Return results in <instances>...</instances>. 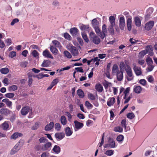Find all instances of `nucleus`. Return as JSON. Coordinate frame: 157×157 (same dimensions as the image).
I'll return each mask as SVG.
<instances>
[{
    "instance_id": "nucleus-49",
    "label": "nucleus",
    "mask_w": 157,
    "mask_h": 157,
    "mask_svg": "<svg viewBox=\"0 0 157 157\" xmlns=\"http://www.w3.org/2000/svg\"><path fill=\"white\" fill-rule=\"evenodd\" d=\"M18 87L16 85H12L10 86L9 89L8 90L9 91H15L17 90Z\"/></svg>"
},
{
    "instance_id": "nucleus-40",
    "label": "nucleus",
    "mask_w": 157,
    "mask_h": 157,
    "mask_svg": "<svg viewBox=\"0 0 157 157\" xmlns=\"http://www.w3.org/2000/svg\"><path fill=\"white\" fill-rule=\"evenodd\" d=\"M50 50L52 53L55 55H56L58 52V50L56 48L52 46H51Z\"/></svg>"
},
{
    "instance_id": "nucleus-29",
    "label": "nucleus",
    "mask_w": 157,
    "mask_h": 157,
    "mask_svg": "<svg viewBox=\"0 0 157 157\" xmlns=\"http://www.w3.org/2000/svg\"><path fill=\"white\" fill-rule=\"evenodd\" d=\"M51 63V62L49 60H44L41 66L43 67H48Z\"/></svg>"
},
{
    "instance_id": "nucleus-35",
    "label": "nucleus",
    "mask_w": 157,
    "mask_h": 157,
    "mask_svg": "<svg viewBox=\"0 0 157 157\" xmlns=\"http://www.w3.org/2000/svg\"><path fill=\"white\" fill-rule=\"evenodd\" d=\"M109 21L110 23V25H115V17L113 16H111L109 17Z\"/></svg>"
},
{
    "instance_id": "nucleus-16",
    "label": "nucleus",
    "mask_w": 157,
    "mask_h": 157,
    "mask_svg": "<svg viewBox=\"0 0 157 157\" xmlns=\"http://www.w3.org/2000/svg\"><path fill=\"white\" fill-rule=\"evenodd\" d=\"M79 31L76 27H74L70 29V32L71 34L73 36H76L78 34Z\"/></svg>"
},
{
    "instance_id": "nucleus-21",
    "label": "nucleus",
    "mask_w": 157,
    "mask_h": 157,
    "mask_svg": "<svg viewBox=\"0 0 157 157\" xmlns=\"http://www.w3.org/2000/svg\"><path fill=\"white\" fill-rule=\"evenodd\" d=\"M134 21L136 26L139 27L141 26V21L139 17H134Z\"/></svg>"
},
{
    "instance_id": "nucleus-58",
    "label": "nucleus",
    "mask_w": 157,
    "mask_h": 157,
    "mask_svg": "<svg viewBox=\"0 0 157 157\" xmlns=\"http://www.w3.org/2000/svg\"><path fill=\"white\" fill-rule=\"evenodd\" d=\"M65 113L66 115L67 116L68 121H71L72 118L71 115L68 112H66Z\"/></svg>"
},
{
    "instance_id": "nucleus-55",
    "label": "nucleus",
    "mask_w": 157,
    "mask_h": 157,
    "mask_svg": "<svg viewBox=\"0 0 157 157\" xmlns=\"http://www.w3.org/2000/svg\"><path fill=\"white\" fill-rule=\"evenodd\" d=\"M5 96L6 97L9 98H12L14 96V94L13 93H9L5 94Z\"/></svg>"
},
{
    "instance_id": "nucleus-15",
    "label": "nucleus",
    "mask_w": 157,
    "mask_h": 157,
    "mask_svg": "<svg viewBox=\"0 0 157 157\" xmlns=\"http://www.w3.org/2000/svg\"><path fill=\"white\" fill-rule=\"evenodd\" d=\"M54 126V123L53 122H51L46 125L44 129L46 131H50L53 128Z\"/></svg>"
},
{
    "instance_id": "nucleus-25",
    "label": "nucleus",
    "mask_w": 157,
    "mask_h": 157,
    "mask_svg": "<svg viewBox=\"0 0 157 157\" xmlns=\"http://www.w3.org/2000/svg\"><path fill=\"white\" fill-rule=\"evenodd\" d=\"M22 136V134L21 133L17 132H15L12 135L11 139L15 140L18 137Z\"/></svg>"
},
{
    "instance_id": "nucleus-57",
    "label": "nucleus",
    "mask_w": 157,
    "mask_h": 157,
    "mask_svg": "<svg viewBox=\"0 0 157 157\" xmlns=\"http://www.w3.org/2000/svg\"><path fill=\"white\" fill-rule=\"evenodd\" d=\"M93 28L94 29L95 32L98 35L99 34L100 35L101 34V30L98 26H97L95 27H94Z\"/></svg>"
},
{
    "instance_id": "nucleus-6",
    "label": "nucleus",
    "mask_w": 157,
    "mask_h": 157,
    "mask_svg": "<svg viewBox=\"0 0 157 157\" xmlns=\"http://www.w3.org/2000/svg\"><path fill=\"white\" fill-rule=\"evenodd\" d=\"M130 90V88L129 87H128L127 88L125 91L124 92V99H125V100L124 102V104H126L128 102V101H130L131 98H132V97L130 96H129L128 98H127V96L128 95L129 91Z\"/></svg>"
},
{
    "instance_id": "nucleus-38",
    "label": "nucleus",
    "mask_w": 157,
    "mask_h": 157,
    "mask_svg": "<svg viewBox=\"0 0 157 157\" xmlns=\"http://www.w3.org/2000/svg\"><path fill=\"white\" fill-rule=\"evenodd\" d=\"M126 65H125L124 63L123 62H121L119 65V67L120 71H123L124 69H125L126 68Z\"/></svg>"
},
{
    "instance_id": "nucleus-44",
    "label": "nucleus",
    "mask_w": 157,
    "mask_h": 157,
    "mask_svg": "<svg viewBox=\"0 0 157 157\" xmlns=\"http://www.w3.org/2000/svg\"><path fill=\"white\" fill-rule=\"evenodd\" d=\"M9 124L7 122H5L2 125V127L3 129L6 130L9 128Z\"/></svg>"
},
{
    "instance_id": "nucleus-59",
    "label": "nucleus",
    "mask_w": 157,
    "mask_h": 157,
    "mask_svg": "<svg viewBox=\"0 0 157 157\" xmlns=\"http://www.w3.org/2000/svg\"><path fill=\"white\" fill-rule=\"evenodd\" d=\"M89 98L91 100H94L95 99L94 96L92 93H89L88 94Z\"/></svg>"
},
{
    "instance_id": "nucleus-20",
    "label": "nucleus",
    "mask_w": 157,
    "mask_h": 157,
    "mask_svg": "<svg viewBox=\"0 0 157 157\" xmlns=\"http://www.w3.org/2000/svg\"><path fill=\"white\" fill-rule=\"evenodd\" d=\"M115 102V99L114 97L109 98L107 101V105L109 107L113 105Z\"/></svg>"
},
{
    "instance_id": "nucleus-47",
    "label": "nucleus",
    "mask_w": 157,
    "mask_h": 157,
    "mask_svg": "<svg viewBox=\"0 0 157 157\" xmlns=\"http://www.w3.org/2000/svg\"><path fill=\"white\" fill-rule=\"evenodd\" d=\"M114 26L112 25L111 26V25H110L108 29V31L112 35H113L114 33V30L113 29Z\"/></svg>"
},
{
    "instance_id": "nucleus-36",
    "label": "nucleus",
    "mask_w": 157,
    "mask_h": 157,
    "mask_svg": "<svg viewBox=\"0 0 157 157\" xmlns=\"http://www.w3.org/2000/svg\"><path fill=\"white\" fill-rule=\"evenodd\" d=\"M99 24V22L96 18L94 19L92 21V26L93 28L98 26Z\"/></svg>"
},
{
    "instance_id": "nucleus-45",
    "label": "nucleus",
    "mask_w": 157,
    "mask_h": 157,
    "mask_svg": "<svg viewBox=\"0 0 157 157\" xmlns=\"http://www.w3.org/2000/svg\"><path fill=\"white\" fill-rule=\"evenodd\" d=\"M123 130V128L120 126H117L114 128L113 131L115 132H121Z\"/></svg>"
},
{
    "instance_id": "nucleus-23",
    "label": "nucleus",
    "mask_w": 157,
    "mask_h": 157,
    "mask_svg": "<svg viewBox=\"0 0 157 157\" xmlns=\"http://www.w3.org/2000/svg\"><path fill=\"white\" fill-rule=\"evenodd\" d=\"M74 123L75 128L77 129H81L83 126V124L82 123L79 122L77 121H75Z\"/></svg>"
},
{
    "instance_id": "nucleus-37",
    "label": "nucleus",
    "mask_w": 157,
    "mask_h": 157,
    "mask_svg": "<svg viewBox=\"0 0 157 157\" xmlns=\"http://www.w3.org/2000/svg\"><path fill=\"white\" fill-rule=\"evenodd\" d=\"M60 122L63 125H65L67 124V120L65 117L64 116H62L60 117Z\"/></svg>"
},
{
    "instance_id": "nucleus-11",
    "label": "nucleus",
    "mask_w": 157,
    "mask_h": 157,
    "mask_svg": "<svg viewBox=\"0 0 157 157\" xmlns=\"http://www.w3.org/2000/svg\"><path fill=\"white\" fill-rule=\"evenodd\" d=\"M55 136L58 140H60L65 137V134L62 132L56 133L55 134Z\"/></svg>"
},
{
    "instance_id": "nucleus-54",
    "label": "nucleus",
    "mask_w": 157,
    "mask_h": 157,
    "mask_svg": "<svg viewBox=\"0 0 157 157\" xmlns=\"http://www.w3.org/2000/svg\"><path fill=\"white\" fill-rule=\"evenodd\" d=\"M55 128L56 130L59 131L61 128V125L59 123H56L55 124Z\"/></svg>"
},
{
    "instance_id": "nucleus-62",
    "label": "nucleus",
    "mask_w": 157,
    "mask_h": 157,
    "mask_svg": "<svg viewBox=\"0 0 157 157\" xmlns=\"http://www.w3.org/2000/svg\"><path fill=\"white\" fill-rule=\"evenodd\" d=\"M121 124L122 126L124 127L125 129H126V120L125 119L122 120L121 122Z\"/></svg>"
},
{
    "instance_id": "nucleus-61",
    "label": "nucleus",
    "mask_w": 157,
    "mask_h": 157,
    "mask_svg": "<svg viewBox=\"0 0 157 157\" xmlns=\"http://www.w3.org/2000/svg\"><path fill=\"white\" fill-rule=\"evenodd\" d=\"M28 63L27 61H26L22 62H21L20 64V65L21 67L24 68V67H26L27 66Z\"/></svg>"
},
{
    "instance_id": "nucleus-28",
    "label": "nucleus",
    "mask_w": 157,
    "mask_h": 157,
    "mask_svg": "<svg viewBox=\"0 0 157 157\" xmlns=\"http://www.w3.org/2000/svg\"><path fill=\"white\" fill-rule=\"evenodd\" d=\"M80 28L82 30H85L89 32V31L91 28L89 27V25H85L82 24L80 26Z\"/></svg>"
},
{
    "instance_id": "nucleus-41",
    "label": "nucleus",
    "mask_w": 157,
    "mask_h": 157,
    "mask_svg": "<svg viewBox=\"0 0 157 157\" xmlns=\"http://www.w3.org/2000/svg\"><path fill=\"white\" fill-rule=\"evenodd\" d=\"M81 34L82 38L84 40L86 43H88L89 41V40L88 38L87 35L86 34V33L84 32H82Z\"/></svg>"
},
{
    "instance_id": "nucleus-39",
    "label": "nucleus",
    "mask_w": 157,
    "mask_h": 157,
    "mask_svg": "<svg viewBox=\"0 0 157 157\" xmlns=\"http://www.w3.org/2000/svg\"><path fill=\"white\" fill-rule=\"evenodd\" d=\"M52 43L56 47L60 48L61 47L60 43L56 40H54L52 41Z\"/></svg>"
},
{
    "instance_id": "nucleus-30",
    "label": "nucleus",
    "mask_w": 157,
    "mask_h": 157,
    "mask_svg": "<svg viewBox=\"0 0 157 157\" xmlns=\"http://www.w3.org/2000/svg\"><path fill=\"white\" fill-rule=\"evenodd\" d=\"M65 132L67 136H71L73 133L72 130H71L70 128L68 127L65 128Z\"/></svg>"
},
{
    "instance_id": "nucleus-42",
    "label": "nucleus",
    "mask_w": 157,
    "mask_h": 157,
    "mask_svg": "<svg viewBox=\"0 0 157 157\" xmlns=\"http://www.w3.org/2000/svg\"><path fill=\"white\" fill-rule=\"evenodd\" d=\"M0 71L2 74H6L9 72V70L8 68H3L0 69Z\"/></svg>"
},
{
    "instance_id": "nucleus-60",
    "label": "nucleus",
    "mask_w": 157,
    "mask_h": 157,
    "mask_svg": "<svg viewBox=\"0 0 157 157\" xmlns=\"http://www.w3.org/2000/svg\"><path fill=\"white\" fill-rule=\"evenodd\" d=\"M139 41L138 40H136L135 39H133V38H130L129 40V41L130 43L132 44H136V43Z\"/></svg>"
},
{
    "instance_id": "nucleus-13",
    "label": "nucleus",
    "mask_w": 157,
    "mask_h": 157,
    "mask_svg": "<svg viewBox=\"0 0 157 157\" xmlns=\"http://www.w3.org/2000/svg\"><path fill=\"white\" fill-rule=\"evenodd\" d=\"M109 144H107L108 146L111 148L115 147L116 144L114 140L113 139L109 138L108 140Z\"/></svg>"
},
{
    "instance_id": "nucleus-12",
    "label": "nucleus",
    "mask_w": 157,
    "mask_h": 157,
    "mask_svg": "<svg viewBox=\"0 0 157 157\" xmlns=\"http://www.w3.org/2000/svg\"><path fill=\"white\" fill-rule=\"evenodd\" d=\"M29 107L28 106L24 107L21 109V113L22 115L25 116L29 112Z\"/></svg>"
},
{
    "instance_id": "nucleus-50",
    "label": "nucleus",
    "mask_w": 157,
    "mask_h": 157,
    "mask_svg": "<svg viewBox=\"0 0 157 157\" xmlns=\"http://www.w3.org/2000/svg\"><path fill=\"white\" fill-rule=\"evenodd\" d=\"M146 61L148 65H152L153 63L152 59L150 57H148L146 60Z\"/></svg>"
},
{
    "instance_id": "nucleus-27",
    "label": "nucleus",
    "mask_w": 157,
    "mask_h": 157,
    "mask_svg": "<svg viewBox=\"0 0 157 157\" xmlns=\"http://www.w3.org/2000/svg\"><path fill=\"white\" fill-rule=\"evenodd\" d=\"M10 111L6 108L2 109L0 110V113L2 114L7 115L10 113Z\"/></svg>"
},
{
    "instance_id": "nucleus-53",
    "label": "nucleus",
    "mask_w": 157,
    "mask_h": 157,
    "mask_svg": "<svg viewBox=\"0 0 157 157\" xmlns=\"http://www.w3.org/2000/svg\"><path fill=\"white\" fill-rule=\"evenodd\" d=\"M124 137L123 135H120L117 136V140L118 141L121 142L123 140Z\"/></svg>"
},
{
    "instance_id": "nucleus-26",
    "label": "nucleus",
    "mask_w": 157,
    "mask_h": 157,
    "mask_svg": "<svg viewBox=\"0 0 157 157\" xmlns=\"http://www.w3.org/2000/svg\"><path fill=\"white\" fill-rule=\"evenodd\" d=\"M2 102L6 103V105L10 108H12V102L9 100L7 98H5L2 100Z\"/></svg>"
},
{
    "instance_id": "nucleus-43",
    "label": "nucleus",
    "mask_w": 157,
    "mask_h": 157,
    "mask_svg": "<svg viewBox=\"0 0 157 157\" xmlns=\"http://www.w3.org/2000/svg\"><path fill=\"white\" fill-rule=\"evenodd\" d=\"M85 105L88 109H92L93 107V105L89 101H86L85 102Z\"/></svg>"
},
{
    "instance_id": "nucleus-33",
    "label": "nucleus",
    "mask_w": 157,
    "mask_h": 157,
    "mask_svg": "<svg viewBox=\"0 0 157 157\" xmlns=\"http://www.w3.org/2000/svg\"><path fill=\"white\" fill-rule=\"evenodd\" d=\"M53 151L55 153L57 154L59 153L61 151L60 148V147L57 145L54 146V147L52 149Z\"/></svg>"
},
{
    "instance_id": "nucleus-31",
    "label": "nucleus",
    "mask_w": 157,
    "mask_h": 157,
    "mask_svg": "<svg viewBox=\"0 0 157 157\" xmlns=\"http://www.w3.org/2000/svg\"><path fill=\"white\" fill-rule=\"evenodd\" d=\"M145 50L146 51V52H147V53L148 52H149L150 55H153L152 51L153 50L152 49V47L151 46L148 45L147 46L146 48V49Z\"/></svg>"
},
{
    "instance_id": "nucleus-51",
    "label": "nucleus",
    "mask_w": 157,
    "mask_h": 157,
    "mask_svg": "<svg viewBox=\"0 0 157 157\" xmlns=\"http://www.w3.org/2000/svg\"><path fill=\"white\" fill-rule=\"evenodd\" d=\"M127 117L128 118L132 119L135 117V116L133 113H128L127 115Z\"/></svg>"
},
{
    "instance_id": "nucleus-34",
    "label": "nucleus",
    "mask_w": 157,
    "mask_h": 157,
    "mask_svg": "<svg viewBox=\"0 0 157 157\" xmlns=\"http://www.w3.org/2000/svg\"><path fill=\"white\" fill-rule=\"evenodd\" d=\"M77 93L79 98H82L84 97L85 96L84 92L81 89H78L77 91Z\"/></svg>"
},
{
    "instance_id": "nucleus-63",
    "label": "nucleus",
    "mask_w": 157,
    "mask_h": 157,
    "mask_svg": "<svg viewBox=\"0 0 157 157\" xmlns=\"http://www.w3.org/2000/svg\"><path fill=\"white\" fill-rule=\"evenodd\" d=\"M32 55L35 57H37L39 55V53L36 50H33L32 53Z\"/></svg>"
},
{
    "instance_id": "nucleus-56",
    "label": "nucleus",
    "mask_w": 157,
    "mask_h": 157,
    "mask_svg": "<svg viewBox=\"0 0 157 157\" xmlns=\"http://www.w3.org/2000/svg\"><path fill=\"white\" fill-rule=\"evenodd\" d=\"M48 142V140L45 137H41L40 138V143H45Z\"/></svg>"
},
{
    "instance_id": "nucleus-1",
    "label": "nucleus",
    "mask_w": 157,
    "mask_h": 157,
    "mask_svg": "<svg viewBox=\"0 0 157 157\" xmlns=\"http://www.w3.org/2000/svg\"><path fill=\"white\" fill-rule=\"evenodd\" d=\"M67 49L70 51L72 55L74 56H77L78 53V51L76 48L73 46L71 44H69L67 46Z\"/></svg>"
},
{
    "instance_id": "nucleus-4",
    "label": "nucleus",
    "mask_w": 157,
    "mask_h": 157,
    "mask_svg": "<svg viewBox=\"0 0 157 157\" xmlns=\"http://www.w3.org/2000/svg\"><path fill=\"white\" fill-rule=\"evenodd\" d=\"M90 36L92 39L93 42L96 44H98L100 42V38L96 35L93 32H91L90 33Z\"/></svg>"
},
{
    "instance_id": "nucleus-52",
    "label": "nucleus",
    "mask_w": 157,
    "mask_h": 157,
    "mask_svg": "<svg viewBox=\"0 0 157 157\" xmlns=\"http://www.w3.org/2000/svg\"><path fill=\"white\" fill-rule=\"evenodd\" d=\"M148 81L152 83H153L154 82V78L152 75H149L147 78Z\"/></svg>"
},
{
    "instance_id": "nucleus-8",
    "label": "nucleus",
    "mask_w": 157,
    "mask_h": 157,
    "mask_svg": "<svg viewBox=\"0 0 157 157\" xmlns=\"http://www.w3.org/2000/svg\"><path fill=\"white\" fill-rule=\"evenodd\" d=\"M154 22L153 21H150L147 23L145 25L144 28L147 31L150 30L154 25Z\"/></svg>"
},
{
    "instance_id": "nucleus-7",
    "label": "nucleus",
    "mask_w": 157,
    "mask_h": 157,
    "mask_svg": "<svg viewBox=\"0 0 157 157\" xmlns=\"http://www.w3.org/2000/svg\"><path fill=\"white\" fill-rule=\"evenodd\" d=\"M133 70L136 75L139 76L141 75L142 72L141 68L140 67L136 66L135 64H133Z\"/></svg>"
},
{
    "instance_id": "nucleus-2",
    "label": "nucleus",
    "mask_w": 157,
    "mask_h": 157,
    "mask_svg": "<svg viewBox=\"0 0 157 157\" xmlns=\"http://www.w3.org/2000/svg\"><path fill=\"white\" fill-rule=\"evenodd\" d=\"M52 145V143L49 142H48L44 144H40V150L43 151H49Z\"/></svg>"
},
{
    "instance_id": "nucleus-5",
    "label": "nucleus",
    "mask_w": 157,
    "mask_h": 157,
    "mask_svg": "<svg viewBox=\"0 0 157 157\" xmlns=\"http://www.w3.org/2000/svg\"><path fill=\"white\" fill-rule=\"evenodd\" d=\"M125 71L126 72L130 78L127 77V79L128 81H131L133 79V77H132L133 74L132 69L128 65H126V68L125 69Z\"/></svg>"
},
{
    "instance_id": "nucleus-64",
    "label": "nucleus",
    "mask_w": 157,
    "mask_h": 157,
    "mask_svg": "<svg viewBox=\"0 0 157 157\" xmlns=\"http://www.w3.org/2000/svg\"><path fill=\"white\" fill-rule=\"evenodd\" d=\"M59 81V79L58 78H55L52 81L51 83L54 86L57 84Z\"/></svg>"
},
{
    "instance_id": "nucleus-22",
    "label": "nucleus",
    "mask_w": 157,
    "mask_h": 157,
    "mask_svg": "<svg viewBox=\"0 0 157 157\" xmlns=\"http://www.w3.org/2000/svg\"><path fill=\"white\" fill-rule=\"evenodd\" d=\"M132 20L131 17H128L127 20V28L129 31H130L132 29Z\"/></svg>"
},
{
    "instance_id": "nucleus-14",
    "label": "nucleus",
    "mask_w": 157,
    "mask_h": 157,
    "mask_svg": "<svg viewBox=\"0 0 157 157\" xmlns=\"http://www.w3.org/2000/svg\"><path fill=\"white\" fill-rule=\"evenodd\" d=\"M28 77H29V84H31L32 82V77H36L38 78V79H39V78L38 77V75H34V73H33V72L32 71H30L29 72L28 74Z\"/></svg>"
},
{
    "instance_id": "nucleus-17",
    "label": "nucleus",
    "mask_w": 157,
    "mask_h": 157,
    "mask_svg": "<svg viewBox=\"0 0 157 157\" xmlns=\"http://www.w3.org/2000/svg\"><path fill=\"white\" fill-rule=\"evenodd\" d=\"M123 71H120L116 75L117 76V79L118 81H121L122 80L123 78Z\"/></svg>"
},
{
    "instance_id": "nucleus-18",
    "label": "nucleus",
    "mask_w": 157,
    "mask_h": 157,
    "mask_svg": "<svg viewBox=\"0 0 157 157\" xmlns=\"http://www.w3.org/2000/svg\"><path fill=\"white\" fill-rule=\"evenodd\" d=\"M43 55L44 57L48 58H50L52 59L53 58V56L48 49H46L43 51Z\"/></svg>"
},
{
    "instance_id": "nucleus-46",
    "label": "nucleus",
    "mask_w": 157,
    "mask_h": 157,
    "mask_svg": "<svg viewBox=\"0 0 157 157\" xmlns=\"http://www.w3.org/2000/svg\"><path fill=\"white\" fill-rule=\"evenodd\" d=\"M114 151L112 150H108L106 151L105 153L108 156H111L114 154Z\"/></svg>"
},
{
    "instance_id": "nucleus-24",
    "label": "nucleus",
    "mask_w": 157,
    "mask_h": 157,
    "mask_svg": "<svg viewBox=\"0 0 157 157\" xmlns=\"http://www.w3.org/2000/svg\"><path fill=\"white\" fill-rule=\"evenodd\" d=\"M95 89L99 93L101 92L103 90L102 86L100 83H97L96 84Z\"/></svg>"
},
{
    "instance_id": "nucleus-9",
    "label": "nucleus",
    "mask_w": 157,
    "mask_h": 157,
    "mask_svg": "<svg viewBox=\"0 0 157 157\" xmlns=\"http://www.w3.org/2000/svg\"><path fill=\"white\" fill-rule=\"evenodd\" d=\"M119 27L121 30H123L125 25V21L124 17H121L119 19Z\"/></svg>"
},
{
    "instance_id": "nucleus-10",
    "label": "nucleus",
    "mask_w": 157,
    "mask_h": 157,
    "mask_svg": "<svg viewBox=\"0 0 157 157\" xmlns=\"http://www.w3.org/2000/svg\"><path fill=\"white\" fill-rule=\"evenodd\" d=\"M106 26L105 24L103 25L102 27V32L99 35L101 38L103 39L105 36V33H107Z\"/></svg>"
},
{
    "instance_id": "nucleus-3",
    "label": "nucleus",
    "mask_w": 157,
    "mask_h": 157,
    "mask_svg": "<svg viewBox=\"0 0 157 157\" xmlns=\"http://www.w3.org/2000/svg\"><path fill=\"white\" fill-rule=\"evenodd\" d=\"M23 144V142L22 141H20L12 149L10 152V154L13 155L17 152L20 149L21 147L22 146Z\"/></svg>"
},
{
    "instance_id": "nucleus-19",
    "label": "nucleus",
    "mask_w": 157,
    "mask_h": 157,
    "mask_svg": "<svg viewBox=\"0 0 157 157\" xmlns=\"http://www.w3.org/2000/svg\"><path fill=\"white\" fill-rule=\"evenodd\" d=\"M119 71L117 65L116 64H114L112 68V72L113 75H115Z\"/></svg>"
},
{
    "instance_id": "nucleus-32",
    "label": "nucleus",
    "mask_w": 157,
    "mask_h": 157,
    "mask_svg": "<svg viewBox=\"0 0 157 157\" xmlns=\"http://www.w3.org/2000/svg\"><path fill=\"white\" fill-rule=\"evenodd\" d=\"M134 91L136 93L139 94L142 91V87L139 86H134Z\"/></svg>"
},
{
    "instance_id": "nucleus-48",
    "label": "nucleus",
    "mask_w": 157,
    "mask_h": 157,
    "mask_svg": "<svg viewBox=\"0 0 157 157\" xmlns=\"http://www.w3.org/2000/svg\"><path fill=\"white\" fill-rule=\"evenodd\" d=\"M63 54L64 55L68 58H71L72 57L70 53L67 50L64 51Z\"/></svg>"
}]
</instances>
